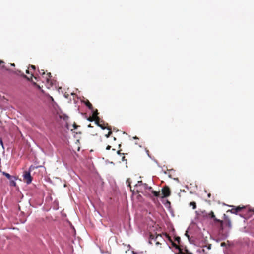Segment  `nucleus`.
<instances>
[{
  "mask_svg": "<svg viewBox=\"0 0 254 254\" xmlns=\"http://www.w3.org/2000/svg\"><path fill=\"white\" fill-rule=\"evenodd\" d=\"M185 236L188 238V240L190 242V237L189 235H188V231H186V233H185Z\"/></svg>",
  "mask_w": 254,
  "mask_h": 254,
  "instance_id": "nucleus-17",
  "label": "nucleus"
},
{
  "mask_svg": "<svg viewBox=\"0 0 254 254\" xmlns=\"http://www.w3.org/2000/svg\"><path fill=\"white\" fill-rule=\"evenodd\" d=\"M173 246H174V247L176 249H179L178 246L176 244H173Z\"/></svg>",
  "mask_w": 254,
  "mask_h": 254,
  "instance_id": "nucleus-24",
  "label": "nucleus"
},
{
  "mask_svg": "<svg viewBox=\"0 0 254 254\" xmlns=\"http://www.w3.org/2000/svg\"><path fill=\"white\" fill-rule=\"evenodd\" d=\"M111 131H109L108 133V134H106L105 135V136L107 137V138H108L109 137V136L110 135V134H111Z\"/></svg>",
  "mask_w": 254,
  "mask_h": 254,
  "instance_id": "nucleus-23",
  "label": "nucleus"
},
{
  "mask_svg": "<svg viewBox=\"0 0 254 254\" xmlns=\"http://www.w3.org/2000/svg\"><path fill=\"white\" fill-rule=\"evenodd\" d=\"M34 85L36 86V87L39 89H40L41 90V87L39 85H37L36 83H34Z\"/></svg>",
  "mask_w": 254,
  "mask_h": 254,
  "instance_id": "nucleus-22",
  "label": "nucleus"
},
{
  "mask_svg": "<svg viewBox=\"0 0 254 254\" xmlns=\"http://www.w3.org/2000/svg\"><path fill=\"white\" fill-rule=\"evenodd\" d=\"M86 106L88 107V108L89 109H90L91 110H93V108H92V105L91 103H90L89 102H88L86 103Z\"/></svg>",
  "mask_w": 254,
  "mask_h": 254,
  "instance_id": "nucleus-15",
  "label": "nucleus"
},
{
  "mask_svg": "<svg viewBox=\"0 0 254 254\" xmlns=\"http://www.w3.org/2000/svg\"><path fill=\"white\" fill-rule=\"evenodd\" d=\"M239 215L240 217H243V216L242 215L240 214Z\"/></svg>",
  "mask_w": 254,
  "mask_h": 254,
  "instance_id": "nucleus-41",
  "label": "nucleus"
},
{
  "mask_svg": "<svg viewBox=\"0 0 254 254\" xmlns=\"http://www.w3.org/2000/svg\"><path fill=\"white\" fill-rule=\"evenodd\" d=\"M41 91L42 93H44V90H43L41 89Z\"/></svg>",
  "mask_w": 254,
  "mask_h": 254,
  "instance_id": "nucleus-37",
  "label": "nucleus"
},
{
  "mask_svg": "<svg viewBox=\"0 0 254 254\" xmlns=\"http://www.w3.org/2000/svg\"><path fill=\"white\" fill-rule=\"evenodd\" d=\"M11 65L12 66H15V64H11Z\"/></svg>",
  "mask_w": 254,
  "mask_h": 254,
  "instance_id": "nucleus-40",
  "label": "nucleus"
},
{
  "mask_svg": "<svg viewBox=\"0 0 254 254\" xmlns=\"http://www.w3.org/2000/svg\"><path fill=\"white\" fill-rule=\"evenodd\" d=\"M59 117L60 119H63L65 121H67L68 119V117L66 115L64 114L62 115H59Z\"/></svg>",
  "mask_w": 254,
  "mask_h": 254,
  "instance_id": "nucleus-10",
  "label": "nucleus"
},
{
  "mask_svg": "<svg viewBox=\"0 0 254 254\" xmlns=\"http://www.w3.org/2000/svg\"><path fill=\"white\" fill-rule=\"evenodd\" d=\"M143 194L150 197H158L159 195V192L154 190L151 187H149Z\"/></svg>",
  "mask_w": 254,
  "mask_h": 254,
  "instance_id": "nucleus-4",
  "label": "nucleus"
},
{
  "mask_svg": "<svg viewBox=\"0 0 254 254\" xmlns=\"http://www.w3.org/2000/svg\"><path fill=\"white\" fill-rule=\"evenodd\" d=\"M0 144L1 145L2 147H3V142L1 139L0 140Z\"/></svg>",
  "mask_w": 254,
  "mask_h": 254,
  "instance_id": "nucleus-27",
  "label": "nucleus"
},
{
  "mask_svg": "<svg viewBox=\"0 0 254 254\" xmlns=\"http://www.w3.org/2000/svg\"><path fill=\"white\" fill-rule=\"evenodd\" d=\"M87 120L90 122H92L93 121V119L92 118H89Z\"/></svg>",
  "mask_w": 254,
  "mask_h": 254,
  "instance_id": "nucleus-25",
  "label": "nucleus"
},
{
  "mask_svg": "<svg viewBox=\"0 0 254 254\" xmlns=\"http://www.w3.org/2000/svg\"><path fill=\"white\" fill-rule=\"evenodd\" d=\"M190 206H192V208L195 209L196 208V203L195 202H191L190 203Z\"/></svg>",
  "mask_w": 254,
  "mask_h": 254,
  "instance_id": "nucleus-14",
  "label": "nucleus"
},
{
  "mask_svg": "<svg viewBox=\"0 0 254 254\" xmlns=\"http://www.w3.org/2000/svg\"><path fill=\"white\" fill-rule=\"evenodd\" d=\"M38 167V166L35 167L33 165H31L29 168L28 171L24 172L23 177L24 179L25 180L27 184H29L32 182V177L31 176L30 172Z\"/></svg>",
  "mask_w": 254,
  "mask_h": 254,
  "instance_id": "nucleus-3",
  "label": "nucleus"
},
{
  "mask_svg": "<svg viewBox=\"0 0 254 254\" xmlns=\"http://www.w3.org/2000/svg\"><path fill=\"white\" fill-rule=\"evenodd\" d=\"M104 183L103 179L100 177H99V184L101 185V186L102 187H103Z\"/></svg>",
  "mask_w": 254,
  "mask_h": 254,
  "instance_id": "nucleus-13",
  "label": "nucleus"
},
{
  "mask_svg": "<svg viewBox=\"0 0 254 254\" xmlns=\"http://www.w3.org/2000/svg\"><path fill=\"white\" fill-rule=\"evenodd\" d=\"M228 225L229 227H231V221L230 219H228Z\"/></svg>",
  "mask_w": 254,
  "mask_h": 254,
  "instance_id": "nucleus-21",
  "label": "nucleus"
},
{
  "mask_svg": "<svg viewBox=\"0 0 254 254\" xmlns=\"http://www.w3.org/2000/svg\"><path fill=\"white\" fill-rule=\"evenodd\" d=\"M50 98L51 99V100L52 101H53V100H54V99H53V97H52L50 96Z\"/></svg>",
  "mask_w": 254,
  "mask_h": 254,
  "instance_id": "nucleus-31",
  "label": "nucleus"
},
{
  "mask_svg": "<svg viewBox=\"0 0 254 254\" xmlns=\"http://www.w3.org/2000/svg\"><path fill=\"white\" fill-rule=\"evenodd\" d=\"M94 120H95V124L98 125V124H99V121H98L99 118H94Z\"/></svg>",
  "mask_w": 254,
  "mask_h": 254,
  "instance_id": "nucleus-19",
  "label": "nucleus"
},
{
  "mask_svg": "<svg viewBox=\"0 0 254 254\" xmlns=\"http://www.w3.org/2000/svg\"><path fill=\"white\" fill-rule=\"evenodd\" d=\"M132 254H142V252L137 253V252H135L134 251H132Z\"/></svg>",
  "mask_w": 254,
  "mask_h": 254,
  "instance_id": "nucleus-20",
  "label": "nucleus"
},
{
  "mask_svg": "<svg viewBox=\"0 0 254 254\" xmlns=\"http://www.w3.org/2000/svg\"><path fill=\"white\" fill-rule=\"evenodd\" d=\"M196 219L200 220H204L206 219L211 218L214 219L215 222H220L221 224H223V222L222 220L218 219L215 218L214 213L212 211L207 213L205 210H198L195 211Z\"/></svg>",
  "mask_w": 254,
  "mask_h": 254,
  "instance_id": "nucleus-2",
  "label": "nucleus"
},
{
  "mask_svg": "<svg viewBox=\"0 0 254 254\" xmlns=\"http://www.w3.org/2000/svg\"><path fill=\"white\" fill-rule=\"evenodd\" d=\"M88 127H92V126H91V125H89L88 126Z\"/></svg>",
  "mask_w": 254,
  "mask_h": 254,
  "instance_id": "nucleus-35",
  "label": "nucleus"
},
{
  "mask_svg": "<svg viewBox=\"0 0 254 254\" xmlns=\"http://www.w3.org/2000/svg\"><path fill=\"white\" fill-rule=\"evenodd\" d=\"M2 174L9 180L10 186H15L16 185V180L17 178L15 176H11L5 172H3Z\"/></svg>",
  "mask_w": 254,
  "mask_h": 254,
  "instance_id": "nucleus-5",
  "label": "nucleus"
},
{
  "mask_svg": "<svg viewBox=\"0 0 254 254\" xmlns=\"http://www.w3.org/2000/svg\"><path fill=\"white\" fill-rule=\"evenodd\" d=\"M73 127H74V129H76L77 128V126L75 125H73Z\"/></svg>",
  "mask_w": 254,
  "mask_h": 254,
  "instance_id": "nucleus-30",
  "label": "nucleus"
},
{
  "mask_svg": "<svg viewBox=\"0 0 254 254\" xmlns=\"http://www.w3.org/2000/svg\"><path fill=\"white\" fill-rule=\"evenodd\" d=\"M143 183L142 181H138L137 183V184L135 185V187L137 188V189L140 188V187H141L142 185H143Z\"/></svg>",
  "mask_w": 254,
  "mask_h": 254,
  "instance_id": "nucleus-11",
  "label": "nucleus"
},
{
  "mask_svg": "<svg viewBox=\"0 0 254 254\" xmlns=\"http://www.w3.org/2000/svg\"><path fill=\"white\" fill-rule=\"evenodd\" d=\"M205 247H206L208 250H210L211 249V245L209 244L208 246H205Z\"/></svg>",
  "mask_w": 254,
  "mask_h": 254,
  "instance_id": "nucleus-18",
  "label": "nucleus"
},
{
  "mask_svg": "<svg viewBox=\"0 0 254 254\" xmlns=\"http://www.w3.org/2000/svg\"><path fill=\"white\" fill-rule=\"evenodd\" d=\"M110 148H111V146H109V145L107 146V147H106V149L107 150H110Z\"/></svg>",
  "mask_w": 254,
  "mask_h": 254,
  "instance_id": "nucleus-28",
  "label": "nucleus"
},
{
  "mask_svg": "<svg viewBox=\"0 0 254 254\" xmlns=\"http://www.w3.org/2000/svg\"><path fill=\"white\" fill-rule=\"evenodd\" d=\"M117 153L119 154L120 153V151H117Z\"/></svg>",
  "mask_w": 254,
  "mask_h": 254,
  "instance_id": "nucleus-39",
  "label": "nucleus"
},
{
  "mask_svg": "<svg viewBox=\"0 0 254 254\" xmlns=\"http://www.w3.org/2000/svg\"><path fill=\"white\" fill-rule=\"evenodd\" d=\"M227 236H228V235H227L225 237H224L223 238V239H225V238H226L227 237Z\"/></svg>",
  "mask_w": 254,
  "mask_h": 254,
  "instance_id": "nucleus-36",
  "label": "nucleus"
},
{
  "mask_svg": "<svg viewBox=\"0 0 254 254\" xmlns=\"http://www.w3.org/2000/svg\"><path fill=\"white\" fill-rule=\"evenodd\" d=\"M149 187L148 185L146 183H144L143 185L141 186L140 188L137 189V191L141 192L142 193H143L146 190H147V188Z\"/></svg>",
  "mask_w": 254,
  "mask_h": 254,
  "instance_id": "nucleus-8",
  "label": "nucleus"
},
{
  "mask_svg": "<svg viewBox=\"0 0 254 254\" xmlns=\"http://www.w3.org/2000/svg\"><path fill=\"white\" fill-rule=\"evenodd\" d=\"M148 151H147V155H148V156L149 157H150L149 154H148Z\"/></svg>",
  "mask_w": 254,
  "mask_h": 254,
  "instance_id": "nucleus-38",
  "label": "nucleus"
},
{
  "mask_svg": "<svg viewBox=\"0 0 254 254\" xmlns=\"http://www.w3.org/2000/svg\"><path fill=\"white\" fill-rule=\"evenodd\" d=\"M243 208V207H238L235 208H232L231 210H230V211L231 212V213L237 215L238 212Z\"/></svg>",
  "mask_w": 254,
  "mask_h": 254,
  "instance_id": "nucleus-9",
  "label": "nucleus"
},
{
  "mask_svg": "<svg viewBox=\"0 0 254 254\" xmlns=\"http://www.w3.org/2000/svg\"><path fill=\"white\" fill-rule=\"evenodd\" d=\"M26 73H29V69L26 70Z\"/></svg>",
  "mask_w": 254,
  "mask_h": 254,
  "instance_id": "nucleus-32",
  "label": "nucleus"
},
{
  "mask_svg": "<svg viewBox=\"0 0 254 254\" xmlns=\"http://www.w3.org/2000/svg\"><path fill=\"white\" fill-rule=\"evenodd\" d=\"M150 238L151 240H153L154 241L156 242V245L160 244L159 241L161 239H163L161 235H151L150 236Z\"/></svg>",
  "mask_w": 254,
  "mask_h": 254,
  "instance_id": "nucleus-6",
  "label": "nucleus"
},
{
  "mask_svg": "<svg viewBox=\"0 0 254 254\" xmlns=\"http://www.w3.org/2000/svg\"><path fill=\"white\" fill-rule=\"evenodd\" d=\"M162 193L163 194L162 198L167 197L170 194V191L168 187H163L162 189Z\"/></svg>",
  "mask_w": 254,
  "mask_h": 254,
  "instance_id": "nucleus-7",
  "label": "nucleus"
},
{
  "mask_svg": "<svg viewBox=\"0 0 254 254\" xmlns=\"http://www.w3.org/2000/svg\"><path fill=\"white\" fill-rule=\"evenodd\" d=\"M221 246H223L225 245V243H221Z\"/></svg>",
  "mask_w": 254,
  "mask_h": 254,
  "instance_id": "nucleus-34",
  "label": "nucleus"
},
{
  "mask_svg": "<svg viewBox=\"0 0 254 254\" xmlns=\"http://www.w3.org/2000/svg\"><path fill=\"white\" fill-rule=\"evenodd\" d=\"M92 112L93 117L94 118H99L97 116V115H98V111H97V110H96L95 111H94L93 110H92Z\"/></svg>",
  "mask_w": 254,
  "mask_h": 254,
  "instance_id": "nucleus-12",
  "label": "nucleus"
},
{
  "mask_svg": "<svg viewBox=\"0 0 254 254\" xmlns=\"http://www.w3.org/2000/svg\"><path fill=\"white\" fill-rule=\"evenodd\" d=\"M3 63H4V62L2 60L0 59V64H2Z\"/></svg>",
  "mask_w": 254,
  "mask_h": 254,
  "instance_id": "nucleus-29",
  "label": "nucleus"
},
{
  "mask_svg": "<svg viewBox=\"0 0 254 254\" xmlns=\"http://www.w3.org/2000/svg\"><path fill=\"white\" fill-rule=\"evenodd\" d=\"M187 254H193L192 253H190V252H187Z\"/></svg>",
  "mask_w": 254,
  "mask_h": 254,
  "instance_id": "nucleus-33",
  "label": "nucleus"
},
{
  "mask_svg": "<svg viewBox=\"0 0 254 254\" xmlns=\"http://www.w3.org/2000/svg\"><path fill=\"white\" fill-rule=\"evenodd\" d=\"M31 68H32V69L33 70H34L36 69L35 66H34V65H31Z\"/></svg>",
  "mask_w": 254,
  "mask_h": 254,
  "instance_id": "nucleus-26",
  "label": "nucleus"
},
{
  "mask_svg": "<svg viewBox=\"0 0 254 254\" xmlns=\"http://www.w3.org/2000/svg\"><path fill=\"white\" fill-rule=\"evenodd\" d=\"M98 126L100 127L102 129V130H104L106 128L104 127L103 125H102L101 124H98Z\"/></svg>",
  "mask_w": 254,
  "mask_h": 254,
  "instance_id": "nucleus-16",
  "label": "nucleus"
},
{
  "mask_svg": "<svg viewBox=\"0 0 254 254\" xmlns=\"http://www.w3.org/2000/svg\"><path fill=\"white\" fill-rule=\"evenodd\" d=\"M39 74L41 76V80L45 84L47 89H54L57 88L56 81L51 79L50 73H45L43 69L38 70Z\"/></svg>",
  "mask_w": 254,
  "mask_h": 254,
  "instance_id": "nucleus-1",
  "label": "nucleus"
},
{
  "mask_svg": "<svg viewBox=\"0 0 254 254\" xmlns=\"http://www.w3.org/2000/svg\"><path fill=\"white\" fill-rule=\"evenodd\" d=\"M176 181L178 180V178L174 179Z\"/></svg>",
  "mask_w": 254,
  "mask_h": 254,
  "instance_id": "nucleus-42",
  "label": "nucleus"
}]
</instances>
